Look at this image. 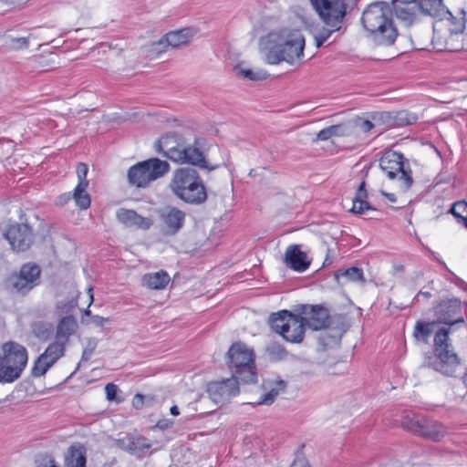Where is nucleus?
Wrapping results in <instances>:
<instances>
[{
  "instance_id": "f257e3e1",
  "label": "nucleus",
  "mask_w": 467,
  "mask_h": 467,
  "mask_svg": "<svg viewBox=\"0 0 467 467\" xmlns=\"http://www.w3.org/2000/svg\"><path fill=\"white\" fill-rule=\"evenodd\" d=\"M361 23L375 45L390 47L396 42L399 32L389 4L383 1L370 4L362 13Z\"/></svg>"
},
{
  "instance_id": "f03ea898",
  "label": "nucleus",
  "mask_w": 467,
  "mask_h": 467,
  "mask_svg": "<svg viewBox=\"0 0 467 467\" xmlns=\"http://www.w3.org/2000/svg\"><path fill=\"white\" fill-rule=\"evenodd\" d=\"M273 44L265 53V61L271 65L285 61L299 65L304 57L305 37L299 30L282 29L269 35Z\"/></svg>"
},
{
  "instance_id": "7ed1b4c3",
  "label": "nucleus",
  "mask_w": 467,
  "mask_h": 467,
  "mask_svg": "<svg viewBox=\"0 0 467 467\" xmlns=\"http://www.w3.org/2000/svg\"><path fill=\"white\" fill-rule=\"evenodd\" d=\"M321 23V27L314 31L317 47H320L335 32L342 29L347 14L346 0H310Z\"/></svg>"
},
{
  "instance_id": "20e7f679",
  "label": "nucleus",
  "mask_w": 467,
  "mask_h": 467,
  "mask_svg": "<svg viewBox=\"0 0 467 467\" xmlns=\"http://www.w3.org/2000/svg\"><path fill=\"white\" fill-rule=\"evenodd\" d=\"M169 188L181 201L191 205L203 204L208 199L204 182L199 171L191 167L176 169L171 178Z\"/></svg>"
},
{
  "instance_id": "39448f33",
  "label": "nucleus",
  "mask_w": 467,
  "mask_h": 467,
  "mask_svg": "<svg viewBox=\"0 0 467 467\" xmlns=\"http://www.w3.org/2000/svg\"><path fill=\"white\" fill-rule=\"evenodd\" d=\"M254 352L246 344L238 341L227 351V365L233 376L243 383H254L257 374Z\"/></svg>"
},
{
  "instance_id": "423d86ee",
  "label": "nucleus",
  "mask_w": 467,
  "mask_h": 467,
  "mask_svg": "<svg viewBox=\"0 0 467 467\" xmlns=\"http://www.w3.org/2000/svg\"><path fill=\"white\" fill-rule=\"evenodd\" d=\"M27 361L28 352L23 345L14 341L4 343L0 355V383H12L17 380Z\"/></svg>"
},
{
  "instance_id": "0eeeda50",
  "label": "nucleus",
  "mask_w": 467,
  "mask_h": 467,
  "mask_svg": "<svg viewBox=\"0 0 467 467\" xmlns=\"http://www.w3.org/2000/svg\"><path fill=\"white\" fill-rule=\"evenodd\" d=\"M400 425L413 435L431 441H441L448 432L442 423L415 410H405V414L400 420Z\"/></svg>"
},
{
  "instance_id": "6e6552de",
  "label": "nucleus",
  "mask_w": 467,
  "mask_h": 467,
  "mask_svg": "<svg viewBox=\"0 0 467 467\" xmlns=\"http://www.w3.org/2000/svg\"><path fill=\"white\" fill-rule=\"evenodd\" d=\"M450 329L441 327L434 336L435 359L430 366L446 376H452L460 365V358L449 339Z\"/></svg>"
},
{
  "instance_id": "1a4fd4ad",
  "label": "nucleus",
  "mask_w": 467,
  "mask_h": 467,
  "mask_svg": "<svg viewBox=\"0 0 467 467\" xmlns=\"http://www.w3.org/2000/svg\"><path fill=\"white\" fill-rule=\"evenodd\" d=\"M269 326L287 342L298 344L304 340L306 326L299 314L288 310L273 313L269 317Z\"/></svg>"
},
{
  "instance_id": "9d476101",
  "label": "nucleus",
  "mask_w": 467,
  "mask_h": 467,
  "mask_svg": "<svg viewBox=\"0 0 467 467\" xmlns=\"http://www.w3.org/2000/svg\"><path fill=\"white\" fill-rule=\"evenodd\" d=\"M170 169L168 161L159 158H150L129 169L128 181L132 186L146 188L150 182L166 175Z\"/></svg>"
},
{
  "instance_id": "9b49d317",
  "label": "nucleus",
  "mask_w": 467,
  "mask_h": 467,
  "mask_svg": "<svg viewBox=\"0 0 467 467\" xmlns=\"http://www.w3.org/2000/svg\"><path fill=\"white\" fill-rule=\"evenodd\" d=\"M379 167L388 178L398 179L405 189L412 185L411 170L401 153L393 150L385 152L379 159Z\"/></svg>"
},
{
  "instance_id": "f8f14e48",
  "label": "nucleus",
  "mask_w": 467,
  "mask_h": 467,
  "mask_svg": "<svg viewBox=\"0 0 467 467\" xmlns=\"http://www.w3.org/2000/svg\"><path fill=\"white\" fill-rule=\"evenodd\" d=\"M206 144V140L201 137H196L192 144L184 145L180 152L179 156L175 160V163L179 164H189L201 169H207L213 171L217 166H210L206 161V157L203 151V147Z\"/></svg>"
},
{
  "instance_id": "ddd939ff",
  "label": "nucleus",
  "mask_w": 467,
  "mask_h": 467,
  "mask_svg": "<svg viewBox=\"0 0 467 467\" xmlns=\"http://www.w3.org/2000/svg\"><path fill=\"white\" fill-rule=\"evenodd\" d=\"M41 269L36 264H25L17 274L8 279L9 286L17 293L26 294L33 289L40 277Z\"/></svg>"
},
{
  "instance_id": "4468645a",
  "label": "nucleus",
  "mask_w": 467,
  "mask_h": 467,
  "mask_svg": "<svg viewBox=\"0 0 467 467\" xmlns=\"http://www.w3.org/2000/svg\"><path fill=\"white\" fill-rule=\"evenodd\" d=\"M11 248L16 252H25L34 243V234L31 227L26 223L11 224L4 234Z\"/></svg>"
},
{
  "instance_id": "2eb2a0df",
  "label": "nucleus",
  "mask_w": 467,
  "mask_h": 467,
  "mask_svg": "<svg viewBox=\"0 0 467 467\" xmlns=\"http://www.w3.org/2000/svg\"><path fill=\"white\" fill-rule=\"evenodd\" d=\"M239 381L233 376L231 379L210 383L208 386L209 397L215 404H225L239 393Z\"/></svg>"
},
{
  "instance_id": "dca6fc26",
  "label": "nucleus",
  "mask_w": 467,
  "mask_h": 467,
  "mask_svg": "<svg viewBox=\"0 0 467 467\" xmlns=\"http://www.w3.org/2000/svg\"><path fill=\"white\" fill-rule=\"evenodd\" d=\"M185 144L186 140L182 135L169 132L156 140L154 149L158 153L162 154L174 162Z\"/></svg>"
},
{
  "instance_id": "f3484780",
  "label": "nucleus",
  "mask_w": 467,
  "mask_h": 467,
  "mask_svg": "<svg viewBox=\"0 0 467 467\" xmlns=\"http://www.w3.org/2000/svg\"><path fill=\"white\" fill-rule=\"evenodd\" d=\"M299 315L305 326L313 330L326 328L329 324L328 310L318 305H303Z\"/></svg>"
},
{
  "instance_id": "a211bd4d",
  "label": "nucleus",
  "mask_w": 467,
  "mask_h": 467,
  "mask_svg": "<svg viewBox=\"0 0 467 467\" xmlns=\"http://www.w3.org/2000/svg\"><path fill=\"white\" fill-rule=\"evenodd\" d=\"M158 213L164 233L168 235L176 234L184 225L186 214L175 206H165Z\"/></svg>"
},
{
  "instance_id": "6ab92c4d",
  "label": "nucleus",
  "mask_w": 467,
  "mask_h": 467,
  "mask_svg": "<svg viewBox=\"0 0 467 467\" xmlns=\"http://www.w3.org/2000/svg\"><path fill=\"white\" fill-rule=\"evenodd\" d=\"M461 312V302L457 299L444 300L435 309L439 323L453 325L462 323L463 319L458 317Z\"/></svg>"
},
{
  "instance_id": "aec40b11",
  "label": "nucleus",
  "mask_w": 467,
  "mask_h": 467,
  "mask_svg": "<svg viewBox=\"0 0 467 467\" xmlns=\"http://www.w3.org/2000/svg\"><path fill=\"white\" fill-rule=\"evenodd\" d=\"M117 218L128 227H136L143 230L150 229L153 223L150 218L143 217L133 210L123 208L118 210Z\"/></svg>"
},
{
  "instance_id": "412c9836",
  "label": "nucleus",
  "mask_w": 467,
  "mask_h": 467,
  "mask_svg": "<svg viewBox=\"0 0 467 467\" xmlns=\"http://www.w3.org/2000/svg\"><path fill=\"white\" fill-rule=\"evenodd\" d=\"M285 263L289 268L297 272H304L310 265L306 254L300 250L299 245H290L286 249Z\"/></svg>"
},
{
  "instance_id": "4be33fe9",
  "label": "nucleus",
  "mask_w": 467,
  "mask_h": 467,
  "mask_svg": "<svg viewBox=\"0 0 467 467\" xmlns=\"http://www.w3.org/2000/svg\"><path fill=\"white\" fill-rule=\"evenodd\" d=\"M117 445L132 454L140 455L151 447V443L143 436H130L117 440Z\"/></svg>"
},
{
  "instance_id": "5701e85b",
  "label": "nucleus",
  "mask_w": 467,
  "mask_h": 467,
  "mask_svg": "<svg viewBox=\"0 0 467 467\" xmlns=\"http://www.w3.org/2000/svg\"><path fill=\"white\" fill-rule=\"evenodd\" d=\"M417 6L423 15L439 18L441 20L445 18L448 15L451 16L443 5L442 0H419L417 2Z\"/></svg>"
},
{
  "instance_id": "b1692460",
  "label": "nucleus",
  "mask_w": 467,
  "mask_h": 467,
  "mask_svg": "<svg viewBox=\"0 0 467 467\" xmlns=\"http://www.w3.org/2000/svg\"><path fill=\"white\" fill-rule=\"evenodd\" d=\"M192 34L190 29L184 28L177 31H172L166 34L158 42L153 43V46H166L173 48L187 45L191 38Z\"/></svg>"
},
{
  "instance_id": "393cba45",
  "label": "nucleus",
  "mask_w": 467,
  "mask_h": 467,
  "mask_svg": "<svg viewBox=\"0 0 467 467\" xmlns=\"http://www.w3.org/2000/svg\"><path fill=\"white\" fill-rule=\"evenodd\" d=\"M87 449L79 443H73L65 455V467H86Z\"/></svg>"
},
{
  "instance_id": "a878e982",
  "label": "nucleus",
  "mask_w": 467,
  "mask_h": 467,
  "mask_svg": "<svg viewBox=\"0 0 467 467\" xmlns=\"http://www.w3.org/2000/svg\"><path fill=\"white\" fill-rule=\"evenodd\" d=\"M76 327L77 323L72 316H67L61 318L57 325L56 339L53 343H58L66 348V344L69 337L74 333Z\"/></svg>"
},
{
  "instance_id": "bb28decb",
  "label": "nucleus",
  "mask_w": 467,
  "mask_h": 467,
  "mask_svg": "<svg viewBox=\"0 0 467 467\" xmlns=\"http://www.w3.org/2000/svg\"><path fill=\"white\" fill-rule=\"evenodd\" d=\"M367 199L368 192L366 190V182L365 181H362L356 192V196L353 199V205L350 209V212L362 214L367 211L374 210L373 207L368 202Z\"/></svg>"
},
{
  "instance_id": "cd10ccee",
  "label": "nucleus",
  "mask_w": 467,
  "mask_h": 467,
  "mask_svg": "<svg viewBox=\"0 0 467 467\" xmlns=\"http://www.w3.org/2000/svg\"><path fill=\"white\" fill-rule=\"evenodd\" d=\"M170 282L169 275L161 270L156 273L146 274L142 278L143 285L150 289H163Z\"/></svg>"
},
{
  "instance_id": "c85d7f7f",
  "label": "nucleus",
  "mask_w": 467,
  "mask_h": 467,
  "mask_svg": "<svg viewBox=\"0 0 467 467\" xmlns=\"http://www.w3.org/2000/svg\"><path fill=\"white\" fill-rule=\"evenodd\" d=\"M437 322H424L419 320L416 322L413 331V337L418 341L427 343L432 334Z\"/></svg>"
},
{
  "instance_id": "c756f323",
  "label": "nucleus",
  "mask_w": 467,
  "mask_h": 467,
  "mask_svg": "<svg viewBox=\"0 0 467 467\" xmlns=\"http://www.w3.org/2000/svg\"><path fill=\"white\" fill-rule=\"evenodd\" d=\"M396 16L408 24H412L415 19V9L418 8L417 4L414 5H391Z\"/></svg>"
},
{
  "instance_id": "7c9ffc66",
  "label": "nucleus",
  "mask_w": 467,
  "mask_h": 467,
  "mask_svg": "<svg viewBox=\"0 0 467 467\" xmlns=\"http://www.w3.org/2000/svg\"><path fill=\"white\" fill-rule=\"evenodd\" d=\"M161 397L153 395V394H136L132 400V405L135 409H140V407H157L161 406Z\"/></svg>"
},
{
  "instance_id": "2f4dec72",
  "label": "nucleus",
  "mask_w": 467,
  "mask_h": 467,
  "mask_svg": "<svg viewBox=\"0 0 467 467\" xmlns=\"http://www.w3.org/2000/svg\"><path fill=\"white\" fill-rule=\"evenodd\" d=\"M348 134V128L343 124L332 125L321 130L317 134V139L319 140H327L332 137L346 136Z\"/></svg>"
},
{
  "instance_id": "473e14b6",
  "label": "nucleus",
  "mask_w": 467,
  "mask_h": 467,
  "mask_svg": "<svg viewBox=\"0 0 467 467\" xmlns=\"http://www.w3.org/2000/svg\"><path fill=\"white\" fill-rule=\"evenodd\" d=\"M32 333L38 339L47 341L53 333V325L48 322L36 321L31 325Z\"/></svg>"
},
{
  "instance_id": "72a5a7b5",
  "label": "nucleus",
  "mask_w": 467,
  "mask_h": 467,
  "mask_svg": "<svg viewBox=\"0 0 467 467\" xmlns=\"http://www.w3.org/2000/svg\"><path fill=\"white\" fill-rule=\"evenodd\" d=\"M285 388V384L284 381L280 380L276 383V386L275 388H272L268 392L265 393L260 397L259 400L254 402H249V404H252L254 406L255 405H271L275 399L278 396L280 391L284 390Z\"/></svg>"
},
{
  "instance_id": "f704fd0d",
  "label": "nucleus",
  "mask_w": 467,
  "mask_h": 467,
  "mask_svg": "<svg viewBox=\"0 0 467 467\" xmlns=\"http://www.w3.org/2000/svg\"><path fill=\"white\" fill-rule=\"evenodd\" d=\"M384 117L388 116L385 113H374L371 116V120L359 119L356 120V125L361 131L368 133L376 129Z\"/></svg>"
},
{
  "instance_id": "c9c22d12",
  "label": "nucleus",
  "mask_w": 467,
  "mask_h": 467,
  "mask_svg": "<svg viewBox=\"0 0 467 467\" xmlns=\"http://www.w3.org/2000/svg\"><path fill=\"white\" fill-rule=\"evenodd\" d=\"M88 186L84 184H78L74 190L73 198L76 204L82 210H86L90 206V196L87 192Z\"/></svg>"
},
{
  "instance_id": "e433bc0d",
  "label": "nucleus",
  "mask_w": 467,
  "mask_h": 467,
  "mask_svg": "<svg viewBox=\"0 0 467 467\" xmlns=\"http://www.w3.org/2000/svg\"><path fill=\"white\" fill-rule=\"evenodd\" d=\"M450 213L457 219V222L467 228V202L465 201L455 202Z\"/></svg>"
},
{
  "instance_id": "4c0bfd02",
  "label": "nucleus",
  "mask_w": 467,
  "mask_h": 467,
  "mask_svg": "<svg viewBox=\"0 0 467 467\" xmlns=\"http://www.w3.org/2000/svg\"><path fill=\"white\" fill-rule=\"evenodd\" d=\"M66 348L58 343H50L44 352H47V362L50 363V368L57 363L65 354Z\"/></svg>"
},
{
  "instance_id": "58836bf2",
  "label": "nucleus",
  "mask_w": 467,
  "mask_h": 467,
  "mask_svg": "<svg viewBox=\"0 0 467 467\" xmlns=\"http://www.w3.org/2000/svg\"><path fill=\"white\" fill-rule=\"evenodd\" d=\"M47 352H43L34 362L31 375L34 378H39L44 376L48 369L50 368V363H47Z\"/></svg>"
},
{
  "instance_id": "ea45409f",
  "label": "nucleus",
  "mask_w": 467,
  "mask_h": 467,
  "mask_svg": "<svg viewBox=\"0 0 467 467\" xmlns=\"http://www.w3.org/2000/svg\"><path fill=\"white\" fill-rule=\"evenodd\" d=\"M269 358L273 361L284 359L287 352L285 348L279 343L273 342L266 347L265 349Z\"/></svg>"
},
{
  "instance_id": "a19ab883",
  "label": "nucleus",
  "mask_w": 467,
  "mask_h": 467,
  "mask_svg": "<svg viewBox=\"0 0 467 467\" xmlns=\"http://www.w3.org/2000/svg\"><path fill=\"white\" fill-rule=\"evenodd\" d=\"M106 398L110 402L120 404L124 400L122 392L119 387L114 383H108L105 387Z\"/></svg>"
},
{
  "instance_id": "79ce46f5",
  "label": "nucleus",
  "mask_w": 467,
  "mask_h": 467,
  "mask_svg": "<svg viewBox=\"0 0 467 467\" xmlns=\"http://www.w3.org/2000/svg\"><path fill=\"white\" fill-rule=\"evenodd\" d=\"M234 70L236 71L237 75L250 80H260L266 78L265 72H254L252 69H244L240 67H235Z\"/></svg>"
},
{
  "instance_id": "37998d69",
  "label": "nucleus",
  "mask_w": 467,
  "mask_h": 467,
  "mask_svg": "<svg viewBox=\"0 0 467 467\" xmlns=\"http://www.w3.org/2000/svg\"><path fill=\"white\" fill-rule=\"evenodd\" d=\"M341 275L346 276L349 281H364L362 269L358 267H350L341 273Z\"/></svg>"
},
{
  "instance_id": "c03bdc74",
  "label": "nucleus",
  "mask_w": 467,
  "mask_h": 467,
  "mask_svg": "<svg viewBox=\"0 0 467 467\" xmlns=\"http://www.w3.org/2000/svg\"><path fill=\"white\" fill-rule=\"evenodd\" d=\"M88 172V167L86 163L80 162L78 164V167H77V173H78V184H84L86 186H88V181L87 180Z\"/></svg>"
},
{
  "instance_id": "a18cd8bd",
  "label": "nucleus",
  "mask_w": 467,
  "mask_h": 467,
  "mask_svg": "<svg viewBox=\"0 0 467 467\" xmlns=\"http://www.w3.org/2000/svg\"><path fill=\"white\" fill-rule=\"evenodd\" d=\"M37 467H58V466L57 465V463L52 456L45 455L40 459Z\"/></svg>"
},
{
  "instance_id": "49530a36",
  "label": "nucleus",
  "mask_w": 467,
  "mask_h": 467,
  "mask_svg": "<svg viewBox=\"0 0 467 467\" xmlns=\"http://www.w3.org/2000/svg\"><path fill=\"white\" fill-rule=\"evenodd\" d=\"M92 323L98 327H103L105 323L109 321V317H103L99 316H92L91 317Z\"/></svg>"
},
{
  "instance_id": "de8ad7c7",
  "label": "nucleus",
  "mask_w": 467,
  "mask_h": 467,
  "mask_svg": "<svg viewBox=\"0 0 467 467\" xmlns=\"http://www.w3.org/2000/svg\"><path fill=\"white\" fill-rule=\"evenodd\" d=\"M290 467H309V465L304 457H298L294 461Z\"/></svg>"
},
{
  "instance_id": "09e8293b",
  "label": "nucleus",
  "mask_w": 467,
  "mask_h": 467,
  "mask_svg": "<svg viewBox=\"0 0 467 467\" xmlns=\"http://www.w3.org/2000/svg\"><path fill=\"white\" fill-rule=\"evenodd\" d=\"M172 421L170 420H161L157 422L156 428H159L161 430H166L170 428L172 425Z\"/></svg>"
},
{
  "instance_id": "8fccbe9b",
  "label": "nucleus",
  "mask_w": 467,
  "mask_h": 467,
  "mask_svg": "<svg viewBox=\"0 0 467 467\" xmlns=\"http://www.w3.org/2000/svg\"><path fill=\"white\" fill-rule=\"evenodd\" d=\"M419 0H392L391 1V5H400V4H405V5H414V4H417Z\"/></svg>"
},
{
  "instance_id": "3c124183",
  "label": "nucleus",
  "mask_w": 467,
  "mask_h": 467,
  "mask_svg": "<svg viewBox=\"0 0 467 467\" xmlns=\"http://www.w3.org/2000/svg\"><path fill=\"white\" fill-rule=\"evenodd\" d=\"M13 41L18 43L20 46H25V47H26L28 44V40L26 37L16 38Z\"/></svg>"
},
{
  "instance_id": "603ef678",
  "label": "nucleus",
  "mask_w": 467,
  "mask_h": 467,
  "mask_svg": "<svg viewBox=\"0 0 467 467\" xmlns=\"http://www.w3.org/2000/svg\"><path fill=\"white\" fill-rule=\"evenodd\" d=\"M383 194L392 202H396V196L394 193H386V192H383Z\"/></svg>"
},
{
  "instance_id": "864d4df0",
  "label": "nucleus",
  "mask_w": 467,
  "mask_h": 467,
  "mask_svg": "<svg viewBox=\"0 0 467 467\" xmlns=\"http://www.w3.org/2000/svg\"><path fill=\"white\" fill-rule=\"evenodd\" d=\"M420 296H422L426 298H429L431 296V293L429 292H420L417 296H416V298L418 299Z\"/></svg>"
},
{
  "instance_id": "5fc2aeb1",
  "label": "nucleus",
  "mask_w": 467,
  "mask_h": 467,
  "mask_svg": "<svg viewBox=\"0 0 467 467\" xmlns=\"http://www.w3.org/2000/svg\"><path fill=\"white\" fill-rule=\"evenodd\" d=\"M400 119L402 121V124H406V125H409L411 123L410 120H409L407 118L406 119H403L402 117H400Z\"/></svg>"
},
{
  "instance_id": "6e6d98bb",
  "label": "nucleus",
  "mask_w": 467,
  "mask_h": 467,
  "mask_svg": "<svg viewBox=\"0 0 467 467\" xmlns=\"http://www.w3.org/2000/svg\"><path fill=\"white\" fill-rule=\"evenodd\" d=\"M462 380H463V383L464 385L467 387V368H466V371L462 377Z\"/></svg>"
},
{
  "instance_id": "4d7b16f0",
  "label": "nucleus",
  "mask_w": 467,
  "mask_h": 467,
  "mask_svg": "<svg viewBox=\"0 0 467 467\" xmlns=\"http://www.w3.org/2000/svg\"><path fill=\"white\" fill-rule=\"evenodd\" d=\"M88 293H89L90 300L92 302L93 301V294H92V288L91 287L88 288Z\"/></svg>"
},
{
  "instance_id": "13d9d810",
  "label": "nucleus",
  "mask_w": 467,
  "mask_h": 467,
  "mask_svg": "<svg viewBox=\"0 0 467 467\" xmlns=\"http://www.w3.org/2000/svg\"><path fill=\"white\" fill-rule=\"evenodd\" d=\"M171 415L177 416L180 414V410H171Z\"/></svg>"
},
{
  "instance_id": "bf43d9fd",
  "label": "nucleus",
  "mask_w": 467,
  "mask_h": 467,
  "mask_svg": "<svg viewBox=\"0 0 467 467\" xmlns=\"http://www.w3.org/2000/svg\"><path fill=\"white\" fill-rule=\"evenodd\" d=\"M85 315L89 316L90 315V311L88 309L85 310Z\"/></svg>"
},
{
  "instance_id": "052dcab7",
  "label": "nucleus",
  "mask_w": 467,
  "mask_h": 467,
  "mask_svg": "<svg viewBox=\"0 0 467 467\" xmlns=\"http://www.w3.org/2000/svg\"><path fill=\"white\" fill-rule=\"evenodd\" d=\"M170 409L175 410V409H178V407L176 405H173Z\"/></svg>"
}]
</instances>
